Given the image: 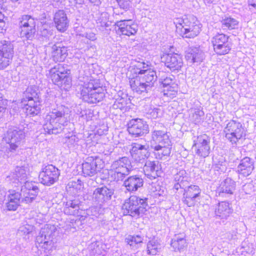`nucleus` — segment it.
<instances>
[{
  "label": "nucleus",
  "mask_w": 256,
  "mask_h": 256,
  "mask_svg": "<svg viewBox=\"0 0 256 256\" xmlns=\"http://www.w3.org/2000/svg\"><path fill=\"white\" fill-rule=\"evenodd\" d=\"M127 78L131 88L140 94L147 92L148 88L153 86L156 72L148 64L138 62L129 68Z\"/></svg>",
  "instance_id": "f257e3e1"
},
{
  "label": "nucleus",
  "mask_w": 256,
  "mask_h": 256,
  "mask_svg": "<svg viewBox=\"0 0 256 256\" xmlns=\"http://www.w3.org/2000/svg\"><path fill=\"white\" fill-rule=\"evenodd\" d=\"M174 24L176 32L183 38L193 39L202 30V26L198 22L186 16L176 18Z\"/></svg>",
  "instance_id": "f03ea898"
},
{
  "label": "nucleus",
  "mask_w": 256,
  "mask_h": 256,
  "mask_svg": "<svg viewBox=\"0 0 256 256\" xmlns=\"http://www.w3.org/2000/svg\"><path fill=\"white\" fill-rule=\"evenodd\" d=\"M107 92L106 88L100 80H92L82 86L80 94L84 100L90 104L102 101Z\"/></svg>",
  "instance_id": "7ed1b4c3"
},
{
  "label": "nucleus",
  "mask_w": 256,
  "mask_h": 256,
  "mask_svg": "<svg viewBox=\"0 0 256 256\" xmlns=\"http://www.w3.org/2000/svg\"><path fill=\"white\" fill-rule=\"evenodd\" d=\"M48 77L53 84L60 88L68 90L72 84L71 70L64 64H58L52 68L48 72Z\"/></svg>",
  "instance_id": "20e7f679"
},
{
  "label": "nucleus",
  "mask_w": 256,
  "mask_h": 256,
  "mask_svg": "<svg viewBox=\"0 0 256 256\" xmlns=\"http://www.w3.org/2000/svg\"><path fill=\"white\" fill-rule=\"evenodd\" d=\"M20 103L27 116H35L40 111L41 100L36 90L32 87L26 88Z\"/></svg>",
  "instance_id": "39448f33"
},
{
  "label": "nucleus",
  "mask_w": 256,
  "mask_h": 256,
  "mask_svg": "<svg viewBox=\"0 0 256 256\" xmlns=\"http://www.w3.org/2000/svg\"><path fill=\"white\" fill-rule=\"evenodd\" d=\"M224 133L226 140L232 144L242 142L247 135L244 126L241 122L235 120H230L226 124Z\"/></svg>",
  "instance_id": "423d86ee"
},
{
  "label": "nucleus",
  "mask_w": 256,
  "mask_h": 256,
  "mask_svg": "<svg viewBox=\"0 0 256 256\" xmlns=\"http://www.w3.org/2000/svg\"><path fill=\"white\" fill-rule=\"evenodd\" d=\"M152 140L158 144L152 149L156 158L162 159L170 156L172 144L169 136L161 130H154L152 135Z\"/></svg>",
  "instance_id": "0eeeda50"
},
{
  "label": "nucleus",
  "mask_w": 256,
  "mask_h": 256,
  "mask_svg": "<svg viewBox=\"0 0 256 256\" xmlns=\"http://www.w3.org/2000/svg\"><path fill=\"white\" fill-rule=\"evenodd\" d=\"M147 206V198H140L137 196L132 195L124 202L122 206V212L124 216L138 217L145 210Z\"/></svg>",
  "instance_id": "6e6552de"
},
{
  "label": "nucleus",
  "mask_w": 256,
  "mask_h": 256,
  "mask_svg": "<svg viewBox=\"0 0 256 256\" xmlns=\"http://www.w3.org/2000/svg\"><path fill=\"white\" fill-rule=\"evenodd\" d=\"M131 168L130 160L126 157L122 158L115 162L108 170V178L110 182L122 181L129 174Z\"/></svg>",
  "instance_id": "1a4fd4ad"
},
{
  "label": "nucleus",
  "mask_w": 256,
  "mask_h": 256,
  "mask_svg": "<svg viewBox=\"0 0 256 256\" xmlns=\"http://www.w3.org/2000/svg\"><path fill=\"white\" fill-rule=\"evenodd\" d=\"M212 49L218 56H224L230 52L232 44L230 36L218 32L211 38Z\"/></svg>",
  "instance_id": "9d476101"
},
{
  "label": "nucleus",
  "mask_w": 256,
  "mask_h": 256,
  "mask_svg": "<svg viewBox=\"0 0 256 256\" xmlns=\"http://www.w3.org/2000/svg\"><path fill=\"white\" fill-rule=\"evenodd\" d=\"M126 128L128 134L132 138L144 136L150 132L146 122L140 118H134L129 120Z\"/></svg>",
  "instance_id": "9b49d317"
},
{
  "label": "nucleus",
  "mask_w": 256,
  "mask_h": 256,
  "mask_svg": "<svg viewBox=\"0 0 256 256\" xmlns=\"http://www.w3.org/2000/svg\"><path fill=\"white\" fill-rule=\"evenodd\" d=\"M104 162L98 156H88L82 164V172L85 176H92L104 166Z\"/></svg>",
  "instance_id": "f8f14e48"
},
{
  "label": "nucleus",
  "mask_w": 256,
  "mask_h": 256,
  "mask_svg": "<svg viewBox=\"0 0 256 256\" xmlns=\"http://www.w3.org/2000/svg\"><path fill=\"white\" fill-rule=\"evenodd\" d=\"M60 174V170L57 168L48 164L40 171L38 180L43 185L50 186L58 180Z\"/></svg>",
  "instance_id": "ddd939ff"
},
{
  "label": "nucleus",
  "mask_w": 256,
  "mask_h": 256,
  "mask_svg": "<svg viewBox=\"0 0 256 256\" xmlns=\"http://www.w3.org/2000/svg\"><path fill=\"white\" fill-rule=\"evenodd\" d=\"M160 62L172 72L179 71L183 66V60L180 54L164 52L160 56Z\"/></svg>",
  "instance_id": "4468645a"
},
{
  "label": "nucleus",
  "mask_w": 256,
  "mask_h": 256,
  "mask_svg": "<svg viewBox=\"0 0 256 256\" xmlns=\"http://www.w3.org/2000/svg\"><path fill=\"white\" fill-rule=\"evenodd\" d=\"M192 148L198 156L202 158L207 157L210 150V138L206 134L198 136L194 141Z\"/></svg>",
  "instance_id": "2eb2a0df"
},
{
  "label": "nucleus",
  "mask_w": 256,
  "mask_h": 256,
  "mask_svg": "<svg viewBox=\"0 0 256 256\" xmlns=\"http://www.w3.org/2000/svg\"><path fill=\"white\" fill-rule=\"evenodd\" d=\"M114 26L118 34L128 36H134L138 30V24L131 19L118 21Z\"/></svg>",
  "instance_id": "dca6fc26"
},
{
  "label": "nucleus",
  "mask_w": 256,
  "mask_h": 256,
  "mask_svg": "<svg viewBox=\"0 0 256 256\" xmlns=\"http://www.w3.org/2000/svg\"><path fill=\"white\" fill-rule=\"evenodd\" d=\"M53 24L57 31L65 32L68 28L70 21L66 11L63 10H56L53 16Z\"/></svg>",
  "instance_id": "f3484780"
},
{
  "label": "nucleus",
  "mask_w": 256,
  "mask_h": 256,
  "mask_svg": "<svg viewBox=\"0 0 256 256\" xmlns=\"http://www.w3.org/2000/svg\"><path fill=\"white\" fill-rule=\"evenodd\" d=\"M201 190L195 184H192L186 187L184 190L183 202L188 207L193 206L196 204V198L200 197Z\"/></svg>",
  "instance_id": "a211bd4d"
},
{
  "label": "nucleus",
  "mask_w": 256,
  "mask_h": 256,
  "mask_svg": "<svg viewBox=\"0 0 256 256\" xmlns=\"http://www.w3.org/2000/svg\"><path fill=\"white\" fill-rule=\"evenodd\" d=\"M144 175L150 180H154L160 177L163 173L162 164L156 160L146 162L144 168Z\"/></svg>",
  "instance_id": "6ab92c4d"
},
{
  "label": "nucleus",
  "mask_w": 256,
  "mask_h": 256,
  "mask_svg": "<svg viewBox=\"0 0 256 256\" xmlns=\"http://www.w3.org/2000/svg\"><path fill=\"white\" fill-rule=\"evenodd\" d=\"M13 57L12 48L9 44L0 42V70L6 68Z\"/></svg>",
  "instance_id": "aec40b11"
},
{
  "label": "nucleus",
  "mask_w": 256,
  "mask_h": 256,
  "mask_svg": "<svg viewBox=\"0 0 256 256\" xmlns=\"http://www.w3.org/2000/svg\"><path fill=\"white\" fill-rule=\"evenodd\" d=\"M8 192V202L6 204V210L15 211L20 206L22 194L20 192L14 190H10Z\"/></svg>",
  "instance_id": "412c9836"
},
{
  "label": "nucleus",
  "mask_w": 256,
  "mask_h": 256,
  "mask_svg": "<svg viewBox=\"0 0 256 256\" xmlns=\"http://www.w3.org/2000/svg\"><path fill=\"white\" fill-rule=\"evenodd\" d=\"M51 56L56 62H63L68 56L67 48L60 43H56L52 47Z\"/></svg>",
  "instance_id": "4be33fe9"
},
{
  "label": "nucleus",
  "mask_w": 256,
  "mask_h": 256,
  "mask_svg": "<svg viewBox=\"0 0 256 256\" xmlns=\"http://www.w3.org/2000/svg\"><path fill=\"white\" fill-rule=\"evenodd\" d=\"M254 168V162L252 160L246 156L240 160L238 166L237 172L243 176H248L252 174Z\"/></svg>",
  "instance_id": "5701e85b"
},
{
  "label": "nucleus",
  "mask_w": 256,
  "mask_h": 256,
  "mask_svg": "<svg viewBox=\"0 0 256 256\" xmlns=\"http://www.w3.org/2000/svg\"><path fill=\"white\" fill-rule=\"evenodd\" d=\"M143 180L140 176L134 175L129 176L124 182V186L129 192L136 191L143 186Z\"/></svg>",
  "instance_id": "b1692460"
},
{
  "label": "nucleus",
  "mask_w": 256,
  "mask_h": 256,
  "mask_svg": "<svg viewBox=\"0 0 256 256\" xmlns=\"http://www.w3.org/2000/svg\"><path fill=\"white\" fill-rule=\"evenodd\" d=\"M112 194V190L106 186L96 188L93 193L95 198L100 200L102 202L110 200Z\"/></svg>",
  "instance_id": "393cba45"
},
{
  "label": "nucleus",
  "mask_w": 256,
  "mask_h": 256,
  "mask_svg": "<svg viewBox=\"0 0 256 256\" xmlns=\"http://www.w3.org/2000/svg\"><path fill=\"white\" fill-rule=\"evenodd\" d=\"M184 235L176 234L172 240L170 246L174 251H181L187 246V242Z\"/></svg>",
  "instance_id": "a878e982"
},
{
  "label": "nucleus",
  "mask_w": 256,
  "mask_h": 256,
  "mask_svg": "<svg viewBox=\"0 0 256 256\" xmlns=\"http://www.w3.org/2000/svg\"><path fill=\"white\" fill-rule=\"evenodd\" d=\"M133 0H116L120 8L124 10L123 12H120V14L126 16H129L128 14L132 13L130 9L134 5Z\"/></svg>",
  "instance_id": "bb28decb"
},
{
  "label": "nucleus",
  "mask_w": 256,
  "mask_h": 256,
  "mask_svg": "<svg viewBox=\"0 0 256 256\" xmlns=\"http://www.w3.org/2000/svg\"><path fill=\"white\" fill-rule=\"evenodd\" d=\"M220 24L224 29L232 30L238 28V22L236 18L228 16L223 18L220 20Z\"/></svg>",
  "instance_id": "cd10ccee"
},
{
  "label": "nucleus",
  "mask_w": 256,
  "mask_h": 256,
  "mask_svg": "<svg viewBox=\"0 0 256 256\" xmlns=\"http://www.w3.org/2000/svg\"><path fill=\"white\" fill-rule=\"evenodd\" d=\"M221 192L232 194L236 188V182L230 178H226L220 184Z\"/></svg>",
  "instance_id": "c85d7f7f"
},
{
  "label": "nucleus",
  "mask_w": 256,
  "mask_h": 256,
  "mask_svg": "<svg viewBox=\"0 0 256 256\" xmlns=\"http://www.w3.org/2000/svg\"><path fill=\"white\" fill-rule=\"evenodd\" d=\"M202 52L198 47H194L186 52L185 58L191 63H194L200 58Z\"/></svg>",
  "instance_id": "c756f323"
},
{
  "label": "nucleus",
  "mask_w": 256,
  "mask_h": 256,
  "mask_svg": "<svg viewBox=\"0 0 256 256\" xmlns=\"http://www.w3.org/2000/svg\"><path fill=\"white\" fill-rule=\"evenodd\" d=\"M26 192L24 196L23 200L26 204L32 202L37 196L38 188L36 186L26 188Z\"/></svg>",
  "instance_id": "7c9ffc66"
},
{
  "label": "nucleus",
  "mask_w": 256,
  "mask_h": 256,
  "mask_svg": "<svg viewBox=\"0 0 256 256\" xmlns=\"http://www.w3.org/2000/svg\"><path fill=\"white\" fill-rule=\"evenodd\" d=\"M114 106L116 109L126 110L130 106V100L126 98H118L114 101Z\"/></svg>",
  "instance_id": "2f4dec72"
},
{
  "label": "nucleus",
  "mask_w": 256,
  "mask_h": 256,
  "mask_svg": "<svg viewBox=\"0 0 256 256\" xmlns=\"http://www.w3.org/2000/svg\"><path fill=\"white\" fill-rule=\"evenodd\" d=\"M163 92L164 96L170 98H174L178 93V86L174 83L165 85L164 87Z\"/></svg>",
  "instance_id": "473e14b6"
},
{
  "label": "nucleus",
  "mask_w": 256,
  "mask_h": 256,
  "mask_svg": "<svg viewBox=\"0 0 256 256\" xmlns=\"http://www.w3.org/2000/svg\"><path fill=\"white\" fill-rule=\"evenodd\" d=\"M216 212L220 216H226L232 212V209L228 202H222L218 204Z\"/></svg>",
  "instance_id": "72a5a7b5"
},
{
  "label": "nucleus",
  "mask_w": 256,
  "mask_h": 256,
  "mask_svg": "<svg viewBox=\"0 0 256 256\" xmlns=\"http://www.w3.org/2000/svg\"><path fill=\"white\" fill-rule=\"evenodd\" d=\"M125 242L130 246H136L142 242L143 236L140 234H130L125 238Z\"/></svg>",
  "instance_id": "f704fd0d"
},
{
  "label": "nucleus",
  "mask_w": 256,
  "mask_h": 256,
  "mask_svg": "<svg viewBox=\"0 0 256 256\" xmlns=\"http://www.w3.org/2000/svg\"><path fill=\"white\" fill-rule=\"evenodd\" d=\"M20 23V28L36 27V26L35 20L29 15L23 16L21 18Z\"/></svg>",
  "instance_id": "c9c22d12"
},
{
  "label": "nucleus",
  "mask_w": 256,
  "mask_h": 256,
  "mask_svg": "<svg viewBox=\"0 0 256 256\" xmlns=\"http://www.w3.org/2000/svg\"><path fill=\"white\" fill-rule=\"evenodd\" d=\"M20 35L22 38H25L26 40H32L36 32V27H26L20 28Z\"/></svg>",
  "instance_id": "e433bc0d"
},
{
  "label": "nucleus",
  "mask_w": 256,
  "mask_h": 256,
  "mask_svg": "<svg viewBox=\"0 0 256 256\" xmlns=\"http://www.w3.org/2000/svg\"><path fill=\"white\" fill-rule=\"evenodd\" d=\"M146 150L144 145L138 144L136 143H133L132 145V148L130 150V154L132 157L136 158H140L142 156L141 150Z\"/></svg>",
  "instance_id": "4c0bfd02"
},
{
  "label": "nucleus",
  "mask_w": 256,
  "mask_h": 256,
  "mask_svg": "<svg viewBox=\"0 0 256 256\" xmlns=\"http://www.w3.org/2000/svg\"><path fill=\"white\" fill-rule=\"evenodd\" d=\"M147 252L150 255L154 256L159 252L158 244L153 240H150L147 244Z\"/></svg>",
  "instance_id": "58836bf2"
},
{
  "label": "nucleus",
  "mask_w": 256,
  "mask_h": 256,
  "mask_svg": "<svg viewBox=\"0 0 256 256\" xmlns=\"http://www.w3.org/2000/svg\"><path fill=\"white\" fill-rule=\"evenodd\" d=\"M6 100L4 98L2 94H0V120L2 117L6 108L4 107L6 105Z\"/></svg>",
  "instance_id": "ea45409f"
},
{
  "label": "nucleus",
  "mask_w": 256,
  "mask_h": 256,
  "mask_svg": "<svg viewBox=\"0 0 256 256\" xmlns=\"http://www.w3.org/2000/svg\"><path fill=\"white\" fill-rule=\"evenodd\" d=\"M4 15L2 12H0V32H3L6 30V24L4 20Z\"/></svg>",
  "instance_id": "a19ab883"
},
{
  "label": "nucleus",
  "mask_w": 256,
  "mask_h": 256,
  "mask_svg": "<svg viewBox=\"0 0 256 256\" xmlns=\"http://www.w3.org/2000/svg\"><path fill=\"white\" fill-rule=\"evenodd\" d=\"M154 188L155 190H152L154 196L155 197L162 196L164 193V190H162L161 186L158 185Z\"/></svg>",
  "instance_id": "79ce46f5"
},
{
  "label": "nucleus",
  "mask_w": 256,
  "mask_h": 256,
  "mask_svg": "<svg viewBox=\"0 0 256 256\" xmlns=\"http://www.w3.org/2000/svg\"><path fill=\"white\" fill-rule=\"evenodd\" d=\"M62 115L61 112H52V114L48 116L50 117V120H51L52 119H54L55 117H62Z\"/></svg>",
  "instance_id": "37998d69"
},
{
  "label": "nucleus",
  "mask_w": 256,
  "mask_h": 256,
  "mask_svg": "<svg viewBox=\"0 0 256 256\" xmlns=\"http://www.w3.org/2000/svg\"><path fill=\"white\" fill-rule=\"evenodd\" d=\"M18 148V145L14 143H11L10 144V152H13L16 150Z\"/></svg>",
  "instance_id": "c03bdc74"
},
{
  "label": "nucleus",
  "mask_w": 256,
  "mask_h": 256,
  "mask_svg": "<svg viewBox=\"0 0 256 256\" xmlns=\"http://www.w3.org/2000/svg\"><path fill=\"white\" fill-rule=\"evenodd\" d=\"M248 4L256 10V0H248Z\"/></svg>",
  "instance_id": "a18cd8bd"
},
{
  "label": "nucleus",
  "mask_w": 256,
  "mask_h": 256,
  "mask_svg": "<svg viewBox=\"0 0 256 256\" xmlns=\"http://www.w3.org/2000/svg\"><path fill=\"white\" fill-rule=\"evenodd\" d=\"M90 2L94 4H98L100 3V0H88Z\"/></svg>",
  "instance_id": "49530a36"
},
{
  "label": "nucleus",
  "mask_w": 256,
  "mask_h": 256,
  "mask_svg": "<svg viewBox=\"0 0 256 256\" xmlns=\"http://www.w3.org/2000/svg\"><path fill=\"white\" fill-rule=\"evenodd\" d=\"M12 2H18L20 0H10Z\"/></svg>",
  "instance_id": "de8ad7c7"
}]
</instances>
